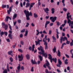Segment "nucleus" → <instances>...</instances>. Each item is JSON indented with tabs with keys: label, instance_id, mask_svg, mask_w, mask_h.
Instances as JSON below:
<instances>
[{
	"label": "nucleus",
	"instance_id": "obj_12",
	"mask_svg": "<svg viewBox=\"0 0 73 73\" xmlns=\"http://www.w3.org/2000/svg\"><path fill=\"white\" fill-rule=\"evenodd\" d=\"M56 38L58 39L59 38V36H58V34H59V32L58 31V29H56Z\"/></svg>",
	"mask_w": 73,
	"mask_h": 73
},
{
	"label": "nucleus",
	"instance_id": "obj_54",
	"mask_svg": "<svg viewBox=\"0 0 73 73\" xmlns=\"http://www.w3.org/2000/svg\"><path fill=\"white\" fill-rule=\"evenodd\" d=\"M29 49L30 50H32V47L29 46Z\"/></svg>",
	"mask_w": 73,
	"mask_h": 73
},
{
	"label": "nucleus",
	"instance_id": "obj_40",
	"mask_svg": "<svg viewBox=\"0 0 73 73\" xmlns=\"http://www.w3.org/2000/svg\"><path fill=\"white\" fill-rule=\"evenodd\" d=\"M52 38L54 41H56V39L54 36H52Z\"/></svg>",
	"mask_w": 73,
	"mask_h": 73
},
{
	"label": "nucleus",
	"instance_id": "obj_11",
	"mask_svg": "<svg viewBox=\"0 0 73 73\" xmlns=\"http://www.w3.org/2000/svg\"><path fill=\"white\" fill-rule=\"evenodd\" d=\"M41 52H39V54H40V55H41V54H43L44 52H45V51L43 50L42 49H41Z\"/></svg>",
	"mask_w": 73,
	"mask_h": 73
},
{
	"label": "nucleus",
	"instance_id": "obj_25",
	"mask_svg": "<svg viewBox=\"0 0 73 73\" xmlns=\"http://www.w3.org/2000/svg\"><path fill=\"white\" fill-rule=\"evenodd\" d=\"M63 39H64V38L62 36L61 37L60 39V43L61 44H62V40H63Z\"/></svg>",
	"mask_w": 73,
	"mask_h": 73
},
{
	"label": "nucleus",
	"instance_id": "obj_24",
	"mask_svg": "<svg viewBox=\"0 0 73 73\" xmlns=\"http://www.w3.org/2000/svg\"><path fill=\"white\" fill-rule=\"evenodd\" d=\"M17 17V14H15L13 16V19L14 20L15 19H16Z\"/></svg>",
	"mask_w": 73,
	"mask_h": 73
},
{
	"label": "nucleus",
	"instance_id": "obj_22",
	"mask_svg": "<svg viewBox=\"0 0 73 73\" xmlns=\"http://www.w3.org/2000/svg\"><path fill=\"white\" fill-rule=\"evenodd\" d=\"M48 58L49 59V60H52V55H50V54H49L48 55Z\"/></svg>",
	"mask_w": 73,
	"mask_h": 73
},
{
	"label": "nucleus",
	"instance_id": "obj_56",
	"mask_svg": "<svg viewBox=\"0 0 73 73\" xmlns=\"http://www.w3.org/2000/svg\"><path fill=\"white\" fill-rule=\"evenodd\" d=\"M6 40L7 42H10V40H9V38H8L6 39Z\"/></svg>",
	"mask_w": 73,
	"mask_h": 73
},
{
	"label": "nucleus",
	"instance_id": "obj_1",
	"mask_svg": "<svg viewBox=\"0 0 73 73\" xmlns=\"http://www.w3.org/2000/svg\"><path fill=\"white\" fill-rule=\"evenodd\" d=\"M24 12L26 15V19L27 20H29L30 18L29 16H32V13L31 12H29L28 11H27L26 10H25Z\"/></svg>",
	"mask_w": 73,
	"mask_h": 73
},
{
	"label": "nucleus",
	"instance_id": "obj_7",
	"mask_svg": "<svg viewBox=\"0 0 73 73\" xmlns=\"http://www.w3.org/2000/svg\"><path fill=\"white\" fill-rule=\"evenodd\" d=\"M58 64H56V66L57 67H60L61 66V65L62 64V62H61V60L59 59H58Z\"/></svg>",
	"mask_w": 73,
	"mask_h": 73
},
{
	"label": "nucleus",
	"instance_id": "obj_59",
	"mask_svg": "<svg viewBox=\"0 0 73 73\" xmlns=\"http://www.w3.org/2000/svg\"><path fill=\"white\" fill-rule=\"evenodd\" d=\"M65 56L66 57H67V58H69V55H67L66 54H65Z\"/></svg>",
	"mask_w": 73,
	"mask_h": 73
},
{
	"label": "nucleus",
	"instance_id": "obj_46",
	"mask_svg": "<svg viewBox=\"0 0 73 73\" xmlns=\"http://www.w3.org/2000/svg\"><path fill=\"white\" fill-rule=\"evenodd\" d=\"M63 10L64 11V12H66V11H67V9L64 8L63 9Z\"/></svg>",
	"mask_w": 73,
	"mask_h": 73
},
{
	"label": "nucleus",
	"instance_id": "obj_38",
	"mask_svg": "<svg viewBox=\"0 0 73 73\" xmlns=\"http://www.w3.org/2000/svg\"><path fill=\"white\" fill-rule=\"evenodd\" d=\"M25 29H23L21 31V33H24V32H25Z\"/></svg>",
	"mask_w": 73,
	"mask_h": 73
},
{
	"label": "nucleus",
	"instance_id": "obj_15",
	"mask_svg": "<svg viewBox=\"0 0 73 73\" xmlns=\"http://www.w3.org/2000/svg\"><path fill=\"white\" fill-rule=\"evenodd\" d=\"M44 11L45 13H48V11H49V9L48 8H46L44 10Z\"/></svg>",
	"mask_w": 73,
	"mask_h": 73
},
{
	"label": "nucleus",
	"instance_id": "obj_48",
	"mask_svg": "<svg viewBox=\"0 0 73 73\" xmlns=\"http://www.w3.org/2000/svg\"><path fill=\"white\" fill-rule=\"evenodd\" d=\"M70 15V13L69 12H68V13L67 14V18H69V15Z\"/></svg>",
	"mask_w": 73,
	"mask_h": 73
},
{
	"label": "nucleus",
	"instance_id": "obj_17",
	"mask_svg": "<svg viewBox=\"0 0 73 73\" xmlns=\"http://www.w3.org/2000/svg\"><path fill=\"white\" fill-rule=\"evenodd\" d=\"M52 60L55 63H56L57 62V58H52Z\"/></svg>",
	"mask_w": 73,
	"mask_h": 73
},
{
	"label": "nucleus",
	"instance_id": "obj_23",
	"mask_svg": "<svg viewBox=\"0 0 73 73\" xmlns=\"http://www.w3.org/2000/svg\"><path fill=\"white\" fill-rule=\"evenodd\" d=\"M35 42H36V45H37L38 44L39 45H40V42H39L38 41H35Z\"/></svg>",
	"mask_w": 73,
	"mask_h": 73
},
{
	"label": "nucleus",
	"instance_id": "obj_27",
	"mask_svg": "<svg viewBox=\"0 0 73 73\" xmlns=\"http://www.w3.org/2000/svg\"><path fill=\"white\" fill-rule=\"evenodd\" d=\"M2 8L3 9L4 8H7V5H2Z\"/></svg>",
	"mask_w": 73,
	"mask_h": 73
},
{
	"label": "nucleus",
	"instance_id": "obj_60",
	"mask_svg": "<svg viewBox=\"0 0 73 73\" xmlns=\"http://www.w3.org/2000/svg\"><path fill=\"white\" fill-rule=\"evenodd\" d=\"M49 18V16H46L45 17V19H48Z\"/></svg>",
	"mask_w": 73,
	"mask_h": 73
},
{
	"label": "nucleus",
	"instance_id": "obj_57",
	"mask_svg": "<svg viewBox=\"0 0 73 73\" xmlns=\"http://www.w3.org/2000/svg\"><path fill=\"white\" fill-rule=\"evenodd\" d=\"M47 42L46 41H45L44 43V45H47Z\"/></svg>",
	"mask_w": 73,
	"mask_h": 73
},
{
	"label": "nucleus",
	"instance_id": "obj_18",
	"mask_svg": "<svg viewBox=\"0 0 73 73\" xmlns=\"http://www.w3.org/2000/svg\"><path fill=\"white\" fill-rule=\"evenodd\" d=\"M42 56H44V57H45L46 58L47 57V54H46V53H44V52H43V54L42 55Z\"/></svg>",
	"mask_w": 73,
	"mask_h": 73
},
{
	"label": "nucleus",
	"instance_id": "obj_53",
	"mask_svg": "<svg viewBox=\"0 0 73 73\" xmlns=\"http://www.w3.org/2000/svg\"><path fill=\"white\" fill-rule=\"evenodd\" d=\"M37 41L38 42H42V40H40L38 38L37 39Z\"/></svg>",
	"mask_w": 73,
	"mask_h": 73
},
{
	"label": "nucleus",
	"instance_id": "obj_30",
	"mask_svg": "<svg viewBox=\"0 0 73 73\" xmlns=\"http://www.w3.org/2000/svg\"><path fill=\"white\" fill-rule=\"evenodd\" d=\"M12 53V51L11 50L10 51H9L7 53L9 55H11V53Z\"/></svg>",
	"mask_w": 73,
	"mask_h": 73
},
{
	"label": "nucleus",
	"instance_id": "obj_4",
	"mask_svg": "<svg viewBox=\"0 0 73 73\" xmlns=\"http://www.w3.org/2000/svg\"><path fill=\"white\" fill-rule=\"evenodd\" d=\"M2 24V27L3 28H5V30H7V29H8V26L7 25H5V23L4 22H3Z\"/></svg>",
	"mask_w": 73,
	"mask_h": 73
},
{
	"label": "nucleus",
	"instance_id": "obj_43",
	"mask_svg": "<svg viewBox=\"0 0 73 73\" xmlns=\"http://www.w3.org/2000/svg\"><path fill=\"white\" fill-rule=\"evenodd\" d=\"M31 72H33L34 71V70L33 69V67H32L31 69Z\"/></svg>",
	"mask_w": 73,
	"mask_h": 73
},
{
	"label": "nucleus",
	"instance_id": "obj_26",
	"mask_svg": "<svg viewBox=\"0 0 73 73\" xmlns=\"http://www.w3.org/2000/svg\"><path fill=\"white\" fill-rule=\"evenodd\" d=\"M19 66L17 68V69L18 70H20V64H19Z\"/></svg>",
	"mask_w": 73,
	"mask_h": 73
},
{
	"label": "nucleus",
	"instance_id": "obj_20",
	"mask_svg": "<svg viewBox=\"0 0 73 73\" xmlns=\"http://www.w3.org/2000/svg\"><path fill=\"white\" fill-rule=\"evenodd\" d=\"M26 57L27 60H29V58H30V57H29V55L27 54L26 55Z\"/></svg>",
	"mask_w": 73,
	"mask_h": 73
},
{
	"label": "nucleus",
	"instance_id": "obj_37",
	"mask_svg": "<svg viewBox=\"0 0 73 73\" xmlns=\"http://www.w3.org/2000/svg\"><path fill=\"white\" fill-rule=\"evenodd\" d=\"M11 62H13V58L12 57H10L9 58Z\"/></svg>",
	"mask_w": 73,
	"mask_h": 73
},
{
	"label": "nucleus",
	"instance_id": "obj_34",
	"mask_svg": "<svg viewBox=\"0 0 73 73\" xmlns=\"http://www.w3.org/2000/svg\"><path fill=\"white\" fill-rule=\"evenodd\" d=\"M35 45L34 44H33L32 45V52H33L34 51V50L35 49Z\"/></svg>",
	"mask_w": 73,
	"mask_h": 73
},
{
	"label": "nucleus",
	"instance_id": "obj_49",
	"mask_svg": "<svg viewBox=\"0 0 73 73\" xmlns=\"http://www.w3.org/2000/svg\"><path fill=\"white\" fill-rule=\"evenodd\" d=\"M4 34H5V35L6 36L8 35V33H7V32H4Z\"/></svg>",
	"mask_w": 73,
	"mask_h": 73
},
{
	"label": "nucleus",
	"instance_id": "obj_50",
	"mask_svg": "<svg viewBox=\"0 0 73 73\" xmlns=\"http://www.w3.org/2000/svg\"><path fill=\"white\" fill-rule=\"evenodd\" d=\"M50 23V22L49 21H46L45 24H46V25H48V24H49Z\"/></svg>",
	"mask_w": 73,
	"mask_h": 73
},
{
	"label": "nucleus",
	"instance_id": "obj_8",
	"mask_svg": "<svg viewBox=\"0 0 73 73\" xmlns=\"http://www.w3.org/2000/svg\"><path fill=\"white\" fill-rule=\"evenodd\" d=\"M9 33H10L8 35V36L9 37V38H10V39H12V31H11V30H9Z\"/></svg>",
	"mask_w": 73,
	"mask_h": 73
},
{
	"label": "nucleus",
	"instance_id": "obj_32",
	"mask_svg": "<svg viewBox=\"0 0 73 73\" xmlns=\"http://www.w3.org/2000/svg\"><path fill=\"white\" fill-rule=\"evenodd\" d=\"M8 19H9L8 16L5 19V21H6V22H7V21H8Z\"/></svg>",
	"mask_w": 73,
	"mask_h": 73
},
{
	"label": "nucleus",
	"instance_id": "obj_42",
	"mask_svg": "<svg viewBox=\"0 0 73 73\" xmlns=\"http://www.w3.org/2000/svg\"><path fill=\"white\" fill-rule=\"evenodd\" d=\"M48 46L47 45H46L45 46V50H46V49H48Z\"/></svg>",
	"mask_w": 73,
	"mask_h": 73
},
{
	"label": "nucleus",
	"instance_id": "obj_45",
	"mask_svg": "<svg viewBox=\"0 0 73 73\" xmlns=\"http://www.w3.org/2000/svg\"><path fill=\"white\" fill-rule=\"evenodd\" d=\"M29 25V24L28 23H27V25H26L25 27H28V26Z\"/></svg>",
	"mask_w": 73,
	"mask_h": 73
},
{
	"label": "nucleus",
	"instance_id": "obj_58",
	"mask_svg": "<svg viewBox=\"0 0 73 73\" xmlns=\"http://www.w3.org/2000/svg\"><path fill=\"white\" fill-rule=\"evenodd\" d=\"M70 46H72L73 45V43H72V42H70Z\"/></svg>",
	"mask_w": 73,
	"mask_h": 73
},
{
	"label": "nucleus",
	"instance_id": "obj_35",
	"mask_svg": "<svg viewBox=\"0 0 73 73\" xmlns=\"http://www.w3.org/2000/svg\"><path fill=\"white\" fill-rule=\"evenodd\" d=\"M3 73H8L7 70L6 69H5L3 72Z\"/></svg>",
	"mask_w": 73,
	"mask_h": 73
},
{
	"label": "nucleus",
	"instance_id": "obj_64",
	"mask_svg": "<svg viewBox=\"0 0 73 73\" xmlns=\"http://www.w3.org/2000/svg\"><path fill=\"white\" fill-rule=\"evenodd\" d=\"M70 1L71 2L72 5H73V0H70Z\"/></svg>",
	"mask_w": 73,
	"mask_h": 73
},
{
	"label": "nucleus",
	"instance_id": "obj_29",
	"mask_svg": "<svg viewBox=\"0 0 73 73\" xmlns=\"http://www.w3.org/2000/svg\"><path fill=\"white\" fill-rule=\"evenodd\" d=\"M4 34V32H3V31H2L0 33V35L1 37L3 36V35Z\"/></svg>",
	"mask_w": 73,
	"mask_h": 73
},
{
	"label": "nucleus",
	"instance_id": "obj_61",
	"mask_svg": "<svg viewBox=\"0 0 73 73\" xmlns=\"http://www.w3.org/2000/svg\"><path fill=\"white\" fill-rule=\"evenodd\" d=\"M15 4L16 5H18V4H19V2H18V1H16Z\"/></svg>",
	"mask_w": 73,
	"mask_h": 73
},
{
	"label": "nucleus",
	"instance_id": "obj_33",
	"mask_svg": "<svg viewBox=\"0 0 73 73\" xmlns=\"http://www.w3.org/2000/svg\"><path fill=\"white\" fill-rule=\"evenodd\" d=\"M28 31L27 30L25 31V34L24 35L25 36H27V35H28Z\"/></svg>",
	"mask_w": 73,
	"mask_h": 73
},
{
	"label": "nucleus",
	"instance_id": "obj_3",
	"mask_svg": "<svg viewBox=\"0 0 73 73\" xmlns=\"http://www.w3.org/2000/svg\"><path fill=\"white\" fill-rule=\"evenodd\" d=\"M72 17V15H70L69 16L68 15V18L67 17V18L68 20V23L69 24V27H70L71 26V24L72 25H73V21H71L70 19H69L70 18Z\"/></svg>",
	"mask_w": 73,
	"mask_h": 73
},
{
	"label": "nucleus",
	"instance_id": "obj_21",
	"mask_svg": "<svg viewBox=\"0 0 73 73\" xmlns=\"http://www.w3.org/2000/svg\"><path fill=\"white\" fill-rule=\"evenodd\" d=\"M68 60L67 59H66L64 62V64L66 65H68V62H67Z\"/></svg>",
	"mask_w": 73,
	"mask_h": 73
},
{
	"label": "nucleus",
	"instance_id": "obj_41",
	"mask_svg": "<svg viewBox=\"0 0 73 73\" xmlns=\"http://www.w3.org/2000/svg\"><path fill=\"white\" fill-rule=\"evenodd\" d=\"M56 23L57 25V26H59V25H60V22H59L56 21Z\"/></svg>",
	"mask_w": 73,
	"mask_h": 73
},
{
	"label": "nucleus",
	"instance_id": "obj_63",
	"mask_svg": "<svg viewBox=\"0 0 73 73\" xmlns=\"http://www.w3.org/2000/svg\"><path fill=\"white\" fill-rule=\"evenodd\" d=\"M21 69L22 70H24V66H22L21 67Z\"/></svg>",
	"mask_w": 73,
	"mask_h": 73
},
{
	"label": "nucleus",
	"instance_id": "obj_6",
	"mask_svg": "<svg viewBox=\"0 0 73 73\" xmlns=\"http://www.w3.org/2000/svg\"><path fill=\"white\" fill-rule=\"evenodd\" d=\"M18 58L19 59V61H23V58H24V56L23 55V54H21L20 55H18Z\"/></svg>",
	"mask_w": 73,
	"mask_h": 73
},
{
	"label": "nucleus",
	"instance_id": "obj_31",
	"mask_svg": "<svg viewBox=\"0 0 73 73\" xmlns=\"http://www.w3.org/2000/svg\"><path fill=\"white\" fill-rule=\"evenodd\" d=\"M53 50L54 53L56 52V47L55 46H54V48L53 49Z\"/></svg>",
	"mask_w": 73,
	"mask_h": 73
},
{
	"label": "nucleus",
	"instance_id": "obj_36",
	"mask_svg": "<svg viewBox=\"0 0 73 73\" xmlns=\"http://www.w3.org/2000/svg\"><path fill=\"white\" fill-rule=\"evenodd\" d=\"M8 25L9 26V28L10 30H11V31H12V27H11V25H10V24H9Z\"/></svg>",
	"mask_w": 73,
	"mask_h": 73
},
{
	"label": "nucleus",
	"instance_id": "obj_47",
	"mask_svg": "<svg viewBox=\"0 0 73 73\" xmlns=\"http://www.w3.org/2000/svg\"><path fill=\"white\" fill-rule=\"evenodd\" d=\"M48 34L49 35H50L52 34V31L51 30H50L49 31Z\"/></svg>",
	"mask_w": 73,
	"mask_h": 73
},
{
	"label": "nucleus",
	"instance_id": "obj_55",
	"mask_svg": "<svg viewBox=\"0 0 73 73\" xmlns=\"http://www.w3.org/2000/svg\"><path fill=\"white\" fill-rule=\"evenodd\" d=\"M17 22L18 23L20 24L21 23V20L19 19L17 20Z\"/></svg>",
	"mask_w": 73,
	"mask_h": 73
},
{
	"label": "nucleus",
	"instance_id": "obj_19",
	"mask_svg": "<svg viewBox=\"0 0 73 73\" xmlns=\"http://www.w3.org/2000/svg\"><path fill=\"white\" fill-rule=\"evenodd\" d=\"M38 57L39 58L40 60L41 61H42V57L41 55H38Z\"/></svg>",
	"mask_w": 73,
	"mask_h": 73
},
{
	"label": "nucleus",
	"instance_id": "obj_44",
	"mask_svg": "<svg viewBox=\"0 0 73 73\" xmlns=\"http://www.w3.org/2000/svg\"><path fill=\"white\" fill-rule=\"evenodd\" d=\"M20 43L22 45H24V42L23 41H21Z\"/></svg>",
	"mask_w": 73,
	"mask_h": 73
},
{
	"label": "nucleus",
	"instance_id": "obj_13",
	"mask_svg": "<svg viewBox=\"0 0 73 73\" xmlns=\"http://www.w3.org/2000/svg\"><path fill=\"white\" fill-rule=\"evenodd\" d=\"M57 55L58 56V57H60V56H61V52L59 50H58Z\"/></svg>",
	"mask_w": 73,
	"mask_h": 73
},
{
	"label": "nucleus",
	"instance_id": "obj_2",
	"mask_svg": "<svg viewBox=\"0 0 73 73\" xmlns=\"http://www.w3.org/2000/svg\"><path fill=\"white\" fill-rule=\"evenodd\" d=\"M26 1L27 3H26V6H25V8H28V7H29V10L31 11V8L33 7V6L35 4V3H31L30 5V3H29V0H26Z\"/></svg>",
	"mask_w": 73,
	"mask_h": 73
},
{
	"label": "nucleus",
	"instance_id": "obj_16",
	"mask_svg": "<svg viewBox=\"0 0 73 73\" xmlns=\"http://www.w3.org/2000/svg\"><path fill=\"white\" fill-rule=\"evenodd\" d=\"M31 62L33 64H37V62H35V61H33V59H31Z\"/></svg>",
	"mask_w": 73,
	"mask_h": 73
},
{
	"label": "nucleus",
	"instance_id": "obj_5",
	"mask_svg": "<svg viewBox=\"0 0 73 73\" xmlns=\"http://www.w3.org/2000/svg\"><path fill=\"white\" fill-rule=\"evenodd\" d=\"M50 20H51V21L52 23H54V21L57 20V17H51L50 18Z\"/></svg>",
	"mask_w": 73,
	"mask_h": 73
},
{
	"label": "nucleus",
	"instance_id": "obj_39",
	"mask_svg": "<svg viewBox=\"0 0 73 73\" xmlns=\"http://www.w3.org/2000/svg\"><path fill=\"white\" fill-rule=\"evenodd\" d=\"M18 50L19 52H21V53H23V51L22 50L19 49H18Z\"/></svg>",
	"mask_w": 73,
	"mask_h": 73
},
{
	"label": "nucleus",
	"instance_id": "obj_28",
	"mask_svg": "<svg viewBox=\"0 0 73 73\" xmlns=\"http://www.w3.org/2000/svg\"><path fill=\"white\" fill-rule=\"evenodd\" d=\"M34 17H35V18H36V17H38V15L36 14V13H34Z\"/></svg>",
	"mask_w": 73,
	"mask_h": 73
},
{
	"label": "nucleus",
	"instance_id": "obj_9",
	"mask_svg": "<svg viewBox=\"0 0 73 73\" xmlns=\"http://www.w3.org/2000/svg\"><path fill=\"white\" fill-rule=\"evenodd\" d=\"M50 65V64H49V63L48 61H47V63H46L45 64H44L43 65V67L44 68H46V66H49Z\"/></svg>",
	"mask_w": 73,
	"mask_h": 73
},
{
	"label": "nucleus",
	"instance_id": "obj_52",
	"mask_svg": "<svg viewBox=\"0 0 73 73\" xmlns=\"http://www.w3.org/2000/svg\"><path fill=\"white\" fill-rule=\"evenodd\" d=\"M63 39H64L66 41L68 40V38H67L65 36H64V38H63Z\"/></svg>",
	"mask_w": 73,
	"mask_h": 73
},
{
	"label": "nucleus",
	"instance_id": "obj_51",
	"mask_svg": "<svg viewBox=\"0 0 73 73\" xmlns=\"http://www.w3.org/2000/svg\"><path fill=\"white\" fill-rule=\"evenodd\" d=\"M70 43V41H69L68 40H67V41L66 42V44H69Z\"/></svg>",
	"mask_w": 73,
	"mask_h": 73
},
{
	"label": "nucleus",
	"instance_id": "obj_14",
	"mask_svg": "<svg viewBox=\"0 0 73 73\" xmlns=\"http://www.w3.org/2000/svg\"><path fill=\"white\" fill-rule=\"evenodd\" d=\"M55 9H54V8H52L51 9V13L52 14H53L54 13V12H55Z\"/></svg>",
	"mask_w": 73,
	"mask_h": 73
},
{
	"label": "nucleus",
	"instance_id": "obj_10",
	"mask_svg": "<svg viewBox=\"0 0 73 73\" xmlns=\"http://www.w3.org/2000/svg\"><path fill=\"white\" fill-rule=\"evenodd\" d=\"M13 7V6L12 7H10L9 8V10H8L7 11V13L8 15H10V13H11V12L12 11V8Z\"/></svg>",
	"mask_w": 73,
	"mask_h": 73
},
{
	"label": "nucleus",
	"instance_id": "obj_62",
	"mask_svg": "<svg viewBox=\"0 0 73 73\" xmlns=\"http://www.w3.org/2000/svg\"><path fill=\"white\" fill-rule=\"evenodd\" d=\"M49 70H50V69H51V68H50V66H47V67Z\"/></svg>",
	"mask_w": 73,
	"mask_h": 73
}]
</instances>
